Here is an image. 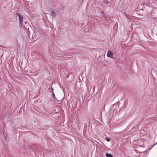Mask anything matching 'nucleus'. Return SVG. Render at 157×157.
Listing matches in <instances>:
<instances>
[{"instance_id":"obj_1","label":"nucleus","mask_w":157,"mask_h":157,"mask_svg":"<svg viewBox=\"0 0 157 157\" xmlns=\"http://www.w3.org/2000/svg\"><path fill=\"white\" fill-rule=\"evenodd\" d=\"M126 7L124 4L120 3L119 4L118 9L120 11H123L124 10Z\"/></svg>"},{"instance_id":"obj_2","label":"nucleus","mask_w":157,"mask_h":157,"mask_svg":"<svg viewBox=\"0 0 157 157\" xmlns=\"http://www.w3.org/2000/svg\"><path fill=\"white\" fill-rule=\"evenodd\" d=\"M108 57L114 58L113 57V53L110 51L109 50L107 54Z\"/></svg>"},{"instance_id":"obj_3","label":"nucleus","mask_w":157,"mask_h":157,"mask_svg":"<svg viewBox=\"0 0 157 157\" xmlns=\"http://www.w3.org/2000/svg\"><path fill=\"white\" fill-rule=\"evenodd\" d=\"M18 15L19 18V23H23V17L22 15L20 14L17 13Z\"/></svg>"},{"instance_id":"obj_4","label":"nucleus","mask_w":157,"mask_h":157,"mask_svg":"<svg viewBox=\"0 0 157 157\" xmlns=\"http://www.w3.org/2000/svg\"><path fill=\"white\" fill-rule=\"evenodd\" d=\"M110 1L109 2V1H108V0H105L104 1V4H110L109 5V6H110L111 5V4L112 3V2L113 1V0H110Z\"/></svg>"},{"instance_id":"obj_5","label":"nucleus","mask_w":157,"mask_h":157,"mask_svg":"<svg viewBox=\"0 0 157 157\" xmlns=\"http://www.w3.org/2000/svg\"><path fill=\"white\" fill-rule=\"evenodd\" d=\"M105 156L106 157H113V156L112 155L108 153H105Z\"/></svg>"},{"instance_id":"obj_6","label":"nucleus","mask_w":157,"mask_h":157,"mask_svg":"<svg viewBox=\"0 0 157 157\" xmlns=\"http://www.w3.org/2000/svg\"><path fill=\"white\" fill-rule=\"evenodd\" d=\"M56 13L55 12L52 11V12L51 15H52L54 17H55L56 16Z\"/></svg>"},{"instance_id":"obj_7","label":"nucleus","mask_w":157,"mask_h":157,"mask_svg":"<svg viewBox=\"0 0 157 157\" xmlns=\"http://www.w3.org/2000/svg\"><path fill=\"white\" fill-rule=\"evenodd\" d=\"M56 101H57V103L59 104H60L62 103V101H63L62 100H56Z\"/></svg>"},{"instance_id":"obj_8","label":"nucleus","mask_w":157,"mask_h":157,"mask_svg":"<svg viewBox=\"0 0 157 157\" xmlns=\"http://www.w3.org/2000/svg\"><path fill=\"white\" fill-rule=\"evenodd\" d=\"M22 23H19V27L21 29H22Z\"/></svg>"},{"instance_id":"obj_9","label":"nucleus","mask_w":157,"mask_h":157,"mask_svg":"<svg viewBox=\"0 0 157 157\" xmlns=\"http://www.w3.org/2000/svg\"><path fill=\"white\" fill-rule=\"evenodd\" d=\"M105 139L108 142H109L110 140V139L108 137H105Z\"/></svg>"},{"instance_id":"obj_10","label":"nucleus","mask_w":157,"mask_h":157,"mask_svg":"<svg viewBox=\"0 0 157 157\" xmlns=\"http://www.w3.org/2000/svg\"><path fill=\"white\" fill-rule=\"evenodd\" d=\"M101 13L102 14H105V13L104 12V11H101Z\"/></svg>"},{"instance_id":"obj_11","label":"nucleus","mask_w":157,"mask_h":157,"mask_svg":"<svg viewBox=\"0 0 157 157\" xmlns=\"http://www.w3.org/2000/svg\"><path fill=\"white\" fill-rule=\"evenodd\" d=\"M95 88V86H93V92L94 91Z\"/></svg>"},{"instance_id":"obj_12","label":"nucleus","mask_w":157,"mask_h":157,"mask_svg":"<svg viewBox=\"0 0 157 157\" xmlns=\"http://www.w3.org/2000/svg\"><path fill=\"white\" fill-rule=\"evenodd\" d=\"M157 144V142H156V143H155V144H153V145L152 146V147H154V146L155 144Z\"/></svg>"},{"instance_id":"obj_13","label":"nucleus","mask_w":157,"mask_h":157,"mask_svg":"<svg viewBox=\"0 0 157 157\" xmlns=\"http://www.w3.org/2000/svg\"><path fill=\"white\" fill-rule=\"evenodd\" d=\"M120 103V102H117V104H114V105H116L117 104H118V103Z\"/></svg>"},{"instance_id":"obj_14","label":"nucleus","mask_w":157,"mask_h":157,"mask_svg":"<svg viewBox=\"0 0 157 157\" xmlns=\"http://www.w3.org/2000/svg\"><path fill=\"white\" fill-rule=\"evenodd\" d=\"M52 91H53V89L52 88Z\"/></svg>"},{"instance_id":"obj_15","label":"nucleus","mask_w":157,"mask_h":157,"mask_svg":"<svg viewBox=\"0 0 157 157\" xmlns=\"http://www.w3.org/2000/svg\"><path fill=\"white\" fill-rule=\"evenodd\" d=\"M79 83L80 82L81 80L79 79Z\"/></svg>"},{"instance_id":"obj_16","label":"nucleus","mask_w":157,"mask_h":157,"mask_svg":"<svg viewBox=\"0 0 157 157\" xmlns=\"http://www.w3.org/2000/svg\"><path fill=\"white\" fill-rule=\"evenodd\" d=\"M53 95H54V96H55V94L54 93H53Z\"/></svg>"},{"instance_id":"obj_17","label":"nucleus","mask_w":157,"mask_h":157,"mask_svg":"<svg viewBox=\"0 0 157 157\" xmlns=\"http://www.w3.org/2000/svg\"><path fill=\"white\" fill-rule=\"evenodd\" d=\"M156 117H157V114L155 116Z\"/></svg>"},{"instance_id":"obj_18","label":"nucleus","mask_w":157,"mask_h":157,"mask_svg":"<svg viewBox=\"0 0 157 157\" xmlns=\"http://www.w3.org/2000/svg\"><path fill=\"white\" fill-rule=\"evenodd\" d=\"M88 123H89V124H90V123H89V121H88Z\"/></svg>"}]
</instances>
